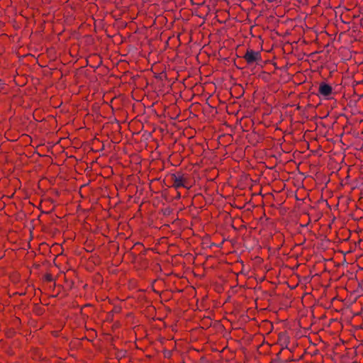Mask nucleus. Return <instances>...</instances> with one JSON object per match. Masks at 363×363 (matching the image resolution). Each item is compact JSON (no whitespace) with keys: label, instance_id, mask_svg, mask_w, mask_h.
Here are the masks:
<instances>
[{"label":"nucleus","instance_id":"nucleus-1","mask_svg":"<svg viewBox=\"0 0 363 363\" xmlns=\"http://www.w3.org/2000/svg\"><path fill=\"white\" fill-rule=\"evenodd\" d=\"M171 180L172 182V186L175 189H179L181 187L189 189L186 179L184 177L183 174L181 173H175L172 174Z\"/></svg>","mask_w":363,"mask_h":363},{"label":"nucleus","instance_id":"nucleus-2","mask_svg":"<svg viewBox=\"0 0 363 363\" xmlns=\"http://www.w3.org/2000/svg\"><path fill=\"white\" fill-rule=\"evenodd\" d=\"M243 57L248 64H253L261 60V54L258 51L247 50Z\"/></svg>","mask_w":363,"mask_h":363},{"label":"nucleus","instance_id":"nucleus-3","mask_svg":"<svg viewBox=\"0 0 363 363\" xmlns=\"http://www.w3.org/2000/svg\"><path fill=\"white\" fill-rule=\"evenodd\" d=\"M319 93L320 95L328 97L333 92L332 86L325 82H322L319 86Z\"/></svg>","mask_w":363,"mask_h":363},{"label":"nucleus","instance_id":"nucleus-4","mask_svg":"<svg viewBox=\"0 0 363 363\" xmlns=\"http://www.w3.org/2000/svg\"><path fill=\"white\" fill-rule=\"evenodd\" d=\"M45 279L48 281H53V278H52V276L50 274H48L45 275Z\"/></svg>","mask_w":363,"mask_h":363}]
</instances>
